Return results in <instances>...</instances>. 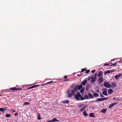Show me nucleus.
Here are the masks:
<instances>
[{
    "instance_id": "1",
    "label": "nucleus",
    "mask_w": 122,
    "mask_h": 122,
    "mask_svg": "<svg viewBox=\"0 0 122 122\" xmlns=\"http://www.w3.org/2000/svg\"><path fill=\"white\" fill-rule=\"evenodd\" d=\"M103 85L104 86L107 88H110L112 86L108 82H105Z\"/></svg>"
},
{
    "instance_id": "2",
    "label": "nucleus",
    "mask_w": 122,
    "mask_h": 122,
    "mask_svg": "<svg viewBox=\"0 0 122 122\" xmlns=\"http://www.w3.org/2000/svg\"><path fill=\"white\" fill-rule=\"evenodd\" d=\"M81 96V94L79 92H78L77 94H76L75 95V97L76 100L79 101V97H80Z\"/></svg>"
},
{
    "instance_id": "3",
    "label": "nucleus",
    "mask_w": 122,
    "mask_h": 122,
    "mask_svg": "<svg viewBox=\"0 0 122 122\" xmlns=\"http://www.w3.org/2000/svg\"><path fill=\"white\" fill-rule=\"evenodd\" d=\"M108 99V97L104 98H99L97 99L96 100V101L100 102L102 101H104Z\"/></svg>"
},
{
    "instance_id": "4",
    "label": "nucleus",
    "mask_w": 122,
    "mask_h": 122,
    "mask_svg": "<svg viewBox=\"0 0 122 122\" xmlns=\"http://www.w3.org/2000/svg\"><path fill=\"white\" fill-rule=\"evenodd\" d=\"M103 91L102 92V94L105 96H107L108 94L107 93V89L106 88H104L103 90Z\"/></svg>"
},
{
    "instance_id": "5",
    "label": "nucleus",
    "mask_w": 122,
    "mask_h": 122,
    "mask_svg": "<svg viewBox=\"0 0 122 122\" xmlns=\"http://www.w3.org/2000/svg\"><path fill=\"white\" fill-rule=\"evenodd\" d=\"M104 81V79L103 77H101L99 78L98 80V82L99 83H102L103 81Z\"/></svg>"
},
{
    "instance_id": "6",
    "label": "nucleus",
    "mask_w": 122,
    "mask_h": 122,
    "mask_svg": "<svg viewBox=\"0 0 122 122\" xmlns=\"http://www.w3.org/2000/svg\"><path fill=\"white\" fill-rule=\"evenodd\" d=\"M122 75V74L121 73L116 75L115 76V78L117 80H118L119 79V78L121 77Z\"/></svg>"
},
{
    "instance_id": "7",
    "label": "nucleus",
    "mask_w": 122,
    "mask_h": 122,
    "mask_svg": "<svg viewBox=\"0 0 122 122\" xmlns=\"http://www.w3.org/2000/svg\"><path fill=\"white\" fill-rule=\"evenodd\" d=\"M56 121H59V120H58L56 118H54L53 119H52L49 120L47 121L48 122H55Z\"/></svg>"
},
{
    "instance_id": "8",
    "label": "nucleus",
    "mask_w": 122,
    "mask_h": 122,
    "mask_svg": "<svg viewBox=\"0 0 122 122\" xmlns=\"http://www.w3.org/2000/svg\"><path fill=\"white\" fill-rule=\"evenodd\" d=\"M96 78V77H91V82L92 83H94L95 81Z\"/></svg>"
},
{
    "instance_id": "9",
    "label": "nucleus",
    "mask_w": 122,
    "mask_h": 122,
    "mask_svg": "<svg viewBox=\"0 0 122 122\" xmlns=\"http://www.w3.org/2000/svg\"><path fill=\"white\" fill-rule=\"evenodd\" d=\"M103 72L102 71H101L99 72L97 75V76L98 77H101L102 75Z\"/></svg>"
},
{
    "instance_id": "10",
    "label": "nucleus",
    "mask_w": 122,
    "mask_h": 122,
    "mask_svg": "<svg viewBox=\"0 0 122 122\" xmlns=\"http://www.w3.org/2000/svg\"><path fill=\"white\" fill-rule=\"evenodd\" d=\"M20 88L18 89L15 87H14L11 88H10L9 90L12 91H14L20 90Z\"/></svg>"
},
{
    "instance_id": "11",
    "label": "nucleus",
    "mask_w": 122,
    "mask_h": 122,
    "mask_svg": "<svg viewBox=\"0 0 122 122\" xmlns=\"http://www.w3.org/2000/svg\"><path fill=\"white\" fill-rule=\"evenodd\" d=\"M87 81V80H84L81 82V84L83 86H84L85 85Z\"/></svg>"
},
{
    "instance_id": "12",
    "label": "nucleus",
    "mask_w": 122,
    "mask_h": 122,
    "mask_svg": "<svg viewBox=\"0 0 122 122\" xmlns=\"http://www.w3.org/2000/svg\"><path fill=\"white\" fill-rule=\"evenodd\" d=\"M53 82H54V81H50L49 82H48L45 84H41V85H39V86H40V85H41V86H43V85H46V84H49L50 83H53Z\"/></svg>"
},
{
    "instance_id": "13",
    "label": "nucleus",
    "mask_w": 122,
    "mask_h": 122,
    "mask_svg": "<svg viewBox=\"0 0 122 122\" xmlns=\"http://www.w3.org/2000/svg\"><path fill=\"white\" fill-rule=\"evenodd\" d=\"M117 102H116L114 103H112L109 107V108H111L113 106H114L115 105H116L117 104Z\"/></svg>"
},
{
    "instance_id": "14",
    "label": "nucleus",
    "mask_w": 122,
    "mask_h": 122,
    "mask_svg": "<svg viewBox=\"0 0 122 122\" xmlns=\"http://www.w3.org/2000/svg\"><path fill=\"white\" fill-rule=\"evenodd\" d=\"M113 91L112 89H109L108 90V92L109 94H110L113 92Z\"/></svg>"
},
{
    "instance_id": "15",
    "label": "nucleus",
    "mask_w": 122,
    "mask_h": 122,
    "mask_svg": "<svg viewBox=\"0 0 122 122\" xmlns=\"http://www.w3.org/2000/svg\"><path fill=\"white\" fill-rule=\"evenodd\" d=\"M69 100H65L63 101H61V102L63 103H69Z\"/></svg>"
},
{
    "instance_id": "16",
    "label": "nucleus",
    "mask_w": 122,
    "mask_h": 122,
    "mask_svg": "<svg viewBox=\"0 0 122 122\" xmlns=\"http://www.w3.org/2000/svg\"><path fill=\"white\" fill-rule=\"evenodd\" d=\"M88 95L89 97L90 98H93L94 97L92 94L91 93H88Z\"/></svg>"
},
{
    "instance_id": "17",
    "label": "nucleus",
    "mask_w": 122,
    "mask_h": 122,
    "mask_svg": "<svg viewBox=\"0 0 122 122\" xmlns=\"http://www.w3.org/2000/svg\"><path fill=\"white\" fill-rule=\"evenodd\" d=\"M89 116L91 117H95V116L94 113H91L90 114Z\"/></svg>"
},
{
    "instance_id": "18",
    "label": "nucleus",
    "mask_w": 122,
    "mask_h": 122,
    "mask_svg": "<svg viewBox=\"0 0 122 122\" xmlns=\"http://www.w3.org/2000/svg\"><path fill=\"white\" fill-rule=\"evenodd\" d=\"M82 87V86L81 85H80L79 86H77L78 89V90H80L81 89Z\"/></svg>"
},
{
    "instance_id": "19",
    "label": "nucleus",
    "mask_w": 122,
    "mask_h": 122,
    "mask_svg": "<svg viewBox=\"0 0 122 122\" xmlns=\"http://www.w3.org/2000/svg\"><path fill=\"white\" fill-rule=\"evenodd\" d=\"M83 114L84 116H85L86 117L88 115V114L86 113V112L85 111H84L83 112Z\"/></svg>"
},
{
    "instance_id": "20",
    "label": "nucleus",
    "mask_w": 122,
    "mask_h": 122,
    "mask_svg": "<svg viewBox=\"0 0 122 122\" xmlns=\"http://www.w3.org/2000/svg\"><path fill=\"white\" fill-rule=\"evenodd\" d=\"M93 94L94 96L95 97H98L99 96V95L96 93H94Z\"/></svg>"
},
{
    "instance_id": "21",
    "label": "nucleus",
    "mask_w": 122,
    "mask_h": 122,
    "mask_svg": "<svg viewBox=\"0 0 122 122\" xmlns=\"http://www.w3.org/2000/svg\"><path fill=\"white\" fill-rule=\"evenodd\" d=\"M78 88L77 85L75 86L74 88V90L75 91L77 92V91Z\"/></svg>"
},
{
    "instance_id": "22",
    "label": "nucleus",
    "mask_w": 122,
    "mask_h": 122,
    "mask_svg": "<svg viewBox=\"0 0 122 122\" xmlns=\"http://www.w3.org/2000/svg\"><path fill=\"white\" fill-rule=\"evenodd\" d=\"M111 84L112 85V86L114 87H115L117 85V84L115 83L112 82Z\"/></svg>"
},
{
    "instance_id": "23",
    "label": "nucleus",
    "mask_w": 122,
    "mask_h": 122,
    "mask_svg": "<svg viewBox=\"0 0 122 122\" xmlns=\"http://www.w3.org/2000/svg\"><path fill=\"white\" fill-rule=\"evenodd\" d=\"M5 110H6L5 108H0V111L1 112H4Z\"/></svg>"
},
{
    "instance_id": "24",
    "label": "nucleus",
    "mask_w": 122,
    "mask_h": 122,
    "mask_svg": "<svg viewBox=\"0 0 122 122\" xmlns=\"http://www.w3.org/2000/svg\"><path fill=\"white\" fill-rule=\"evenodd\" d=\"M107 111L106 109H104L102 110V111L101 112H102L103 113H105Z\"/></svg>"
},
{
    "instance_id": "25",
    "label": "nucleus",
    "mask_w": 122,
    "mask_h": 122,
    "mask_svg": "<svg viewBox=\"0 0 122 122\" xmlns=\"http://www.w3.org/2000/svg\"><path fill=\"white\" fill-rule=\"evenodd\" d=\"M86 107L85 106H84V107H83L81 109L80 112H82L83 110L84 109L86 108Z\"/></svg>"
},
{
    "instance_id": "26",
    "label": "nucleus",
    "mask_w": 122,
    "mask_h": 122,
    "mask_svg": "<svg viewBox=\"0 0 122 122\" xmlns=\"http://www.w3.org/2000/svg\"><path fill=\"white\" fill-rule=\"evenodd\" d=\"M110 73V70H108V71H107L105 72L104 74V75H106L108 73Z\"/></svg>"
},
{
    "instance_id": "27",
    "label": "nucleus",
    "mask_w": 122,
    "mask_h": 122,
    "mask_svg": "<svg viewBox=\"0 0 122 122\" xmlns=\"http://www.w3.org/2000/svg\"><path fill=\"white\" fill-rule=\"evenodd\" d=\"M11 116V115L9 114H7L5 115V117H10Z\"/></svg>"
},
{
    "instance_id": "28",
    "label": "nucleus",
    "mask_w": 122,
    "mask_h": 122,
    "mask_svg": "<svg viewBox=\"0 0 122 122\" xmlns=\"http://www.w3.org/2000/svg\"><path fill=\"white\" fill-rule=\"evenodd\" d=\"M85 90V88H83L81 89L80 91V92L81 93H82Z\"/></svg>"
},
{
    "instance_id": "29",
    "label": "nucleus",
    "mask_w": 122,
    "mask_h": 122,
    "mask_svg": "<svg viewBox=\"0 0 122 122\" xmlns=\"http://www.w3.org/2000/svg\"><path fill=\"white\" fill-rule=\"evenodd\" d=\"M84 98L85 99H87L88 98V97L87 95H84Z\"/></svg>"
},
{
    "instance_id": "30",
    "label": "nucleus",
    "mask_w": 122,
    "mask_h": 122,
    "mask_svg": "<svg viewBox=\"0 0 122 122\" xmlns=\"http://www.w3.org/2000/svg\"><path fill=\"white\" fill-rule=\"evenodd\" d=\"M74 91H75L74 90H72L71 91V94H72V95H73V96H74L75 94Z\"/></svg>"
},
{
    "instance_id": "31",
    "label": "nucleus",
    "mask_w": 122,
    "mask_h": 122,
    "mask_svg": "<svg viewBox=\"0 0 122 122\" xmlns=\"http://www.w3.org/2000/svg\"><path fill=\"white\" fill-rule=\"evenodd\" d=\"M72 94L71 93H69L68 94V97H71L72 96Z\"/></svg>"
},
{
    "instance_id": "32",
    "label": "nucleus",
    "mask_w": 122,
    "mask_h": 122,
    "mask_svg": "<svg viewBox=\"0 0 122 122\" xmlns=\"http://www.w3.org/2000/svg\"><path fill=\"white\" fill-rule=\"evenodd\" d=\"M30 104V103L29 102H25L24 103L23 105H29Z\"/></svg>"
},
{
    "instance_id": "33",
    "label": "nucleus",
    "mask_w": 122,
    "mask_h": 122,
    "mask_svg": "<svg viewBox=\"0 0 122 122\" xmlns=\"http://www.w3.org/2000/svg\"><path fill=\"white\" fill-rule=\"evenodd\" d=\"M86 69L85 68H84L81 69V71L80 72V73H82L83 72L85 71Z\"/></svg>"
},
{
    "instance_id": "34",
    "label": "nucleus",
    "mask_w": 122,
    "mask_h": 122,
    "mask_svg": "<svg viewBox=\"0 0 122 122\" xmlns=\"http://www.w3.org/2000/svg\"><path fill=\"white\" fill-rule=\"evenodd\" d=\"M39 86V85H36L32 86V88H35L36 87L38 86Z\"/></svg>"
},
{
    "instance_id": "35",
    "label": "nucleus",
    "mask_w": 122,
    "mask_h": 122,
    "mask_svg": "<svg viewBox=\"0 0 122 122\" xmlns=\"http://www.w3.org/2000/svg\"><path fill=\"white\" fill-rule=\"evenodd\" d=\"M117 62H116L115 63H113V64H112L111 65H110V66H115L117 64Z\"/></svg>"
},
{
    "instance_id": "36",
    "label": "nucleus",
    "mask_w": 122,
    "mask_h": 122,
    "mask_svg": "<svg viewBox=\"0 0 122 122\" xmlns=\"http://www.w3.org/2000/svg\"><path fill=\"white\" fill-rule=\"evenodd\" d=\"M110 70V73L114 72V71H116V70Z\"/></svg>"
},
{
    "instance_id": "37",
    "label": "nucleus",
    "mask_w": 122,
    "mask_h": 122,
    "mask_svg": "<svg viewBox=\"0 0 122 122\" xmlns=\"http://www.w3.org/2000/svg\"><path fill=\"white\" fill-rule=\"evenodd\" d=\"M80 97V99L81 100H83L85 99V98H84L82 96L81 97V96Z\"/></svg>"
},
{
    "instance_id": "38",
    "label": "nucleus",
    "mask_w": 122,
    "mask_h": 122,
    "mask_svg": "<svg viewBox=\"0 0 122 122\" xmlns=\"http://www.w3.org/2000/svg\"><path fill=\"white\" fill-rule=\"evenodd\" d=\"M39 116L37 118V119L40 120L41 119V117H40V115L39 114Z\"/></svg>"
},
{
    "instance_id": "39",
    "label": "nucleus",
    "mask_w": 122,
    "mask_h": 122,
    "mask_svg": "<svg viewBox=\"0 0 122 122\" xmlns=\"http://www.w3.org/2000/svg\"><path fill=\"white\" fill-rule=\"evenodd\" d=\"M100 95L101 97H104V96L101 93L100 94Z\"/></svg>"
},
{
    "instance_id": "40",
    "label": "nucleus",
    "mask_w": 122,
    "mask_h": 122,
    "mask_svg": "<svg viewBox=\"0 0 122 122\" xmlns=\"http://www.w3.org/2000/svg\"><path fill=\"white\" fill-rule=\"evenodd\" d=\"M90 70H87L86 71V73H88L90 72Z\"/></svg>"
},
{
    "instance_id": "41",
    "label": "nucleus",
    "mask_w": 122,
    "mask_h": 122,
    "mask_svg": "<svg viewBox=\"0 0 122 122\" xmlns=\"http://www.w3.org/2000/svg\"><path fill=\"white\" fill-rule=\"evenodd\" d=\"M95 70H93L91 71V72L93 73L95 72Z\"/></svg>"
},
{
    "instance_id": "42",
    "label": "nucleus",
    "mask_w": 122,
    "mask_h": 122,
    "mask_svg": "<svg viewBox=\"0 0 122 122\" xmlns=\"http://www.w3.org/2000/svg\"><path fill=\"white\" fill-rule=\"evenodd\" d=\"M109 65H110V64H105L104 65V66H107V65L109 66Z\"/></svg>"
},
{
    "instance_id": "43",
    "label": "nucleus",
    "mask_w": 122,
    "mask_h": 122,
    "mask_svg": "<svg viewBox=\"0 0 122 122\" xmlns=\"http://www.w3.org/2000/svg\"><path fill=\"white\" fill-rule=\"evenodd\" d=\"M18 113H16L14 114L15 116H18Z\"/></svg>"
},
{
    "instance_id": "44",
    "label": "nucleus",
    "mask_w": 122,
    "mask_h": 122,
    "mask_svg": "<svg viewBox=\"0 0 122 122\" xmlns=\"http://www.w3.org/2000/svg\"><path fill=\"white\" fill-rule=\"evenodd\" d=\"M67 76H64V78L65 79V78H67Z\"/></svg>"
},
{
    "instance_id": "45",
    "label": "nucleus",
    "mask_w": 122,
    "mask_h": 122,
    "mask_svg": "<svg viewBox=\"0 0 122 122\" xmlns=\"http://www.w3.org/2000/svg\"><path fill=\"white\" fill-rule=\"evenodd\" d=\"M94 75H95V77H97V73H95V74H94Z\"/></svg>"
},
{
    "instance_id": "46",
    "label": "nucleus",
    "mask_w": 122,
    "mask_h": 122,
    "mask_svg": "<svg viewBox=\"0 0 122 122\" xmlns=\"http://www.w3.org/2000/svg\"><path fill=\"white\" fill-rule=\"evenodd\" d=\"M32 87H28L27 88V89H32Z\"/></svg>"
},
{
    "instance_id": "47",
    "label": "nucleus",
    "mask_w": 122,
    "mask_h": 122,
    "mask_svg": "<svg viewBox=\"0 0 122 122\" xmlns=\"http://www.w3.org/2000/svg\"><path fill=\"white\" fill-rule=\"evenodd\" d=\"M97 92H98V93H100V91H99V90H97Z\"/></svg>"
},
{
    "instance_id": "48",
    "label": "nucleus",
    "mask_w": 122,
    "mask_h": 122,
    "mask_svg": "<svg viewBox=\"0 0 122 122\" xmlns=\"http://www.w3.org/2000/svg\"><path fill=\"white\" fill-rule=\"evenodd\" d=\"M69 81V80L67 79V80H65L64 81Z\"/></svg>"
},
{
    "instance_id": "49",
    "label": "nucleus",
    "mask_w": 122,
    "mask_h": 122,
    "mask_svg": "<svg viewBox=\"0 0 122 122\" xmlns=\"http://www.w3.org/2000/svg\"><path fill=\"white\" fill-rule=\"evenodd\" d=\"M12 111L13 112H15V110H12Z\"/></svg>"
},
{
    "instance_id": "50",
    "label": "nucleus",
    "mask_w": 122,
    "mask_h": 122,
    "mask_svg": "<svg viewBox=\"0 0 122 122\" xmlns=\"http://www.w3.org/2000/svg\"><path fill=\"white\" fill-rule=\"evenodd\" d=\"M90 77H89L88 79V80H89L90 79Z\"/></svg>"
},
{
    "instance_id": "51",
    "label": "nucleus",
    "mask_w": 122,
    "mask_h": 122,
    "mask_svg": "<svg viewBox=\"0 0 122 122\" xmlns=\"http://www.w3.org/2000/svg\"><path fill=\"white\" fill-rule=\"evenodd\" d=\"M88 89H87V87H86V90H87Z\"/></svg>"
},
{
    "instance_id": "52",
    "label": "nucleus",
    "mask_w": 122,
    "mask_h": 122,
    "mask_svg": "<svg viewBox=\"0 0 122 122\" xmlns=\"http://www.w3.org/2000/svg\"><path fill=\"white\" fill-rule=\"evenodd\" d=\"M114 61V60L113 59V60H111V61Z\"/></svg>"
},
{
    "instance_id": "53",
    "label": "nucleus",
    "mask_w": 122,
    "mask_h": 122,
    "mask_svg": "<svg viewBox=\"0 0 122 122\" xmlns=\"http://www.w3.org/2000/svg\"><path fill=\"white\" fill-rule=\"evenodd\" d=\"M8 91V92H10V91Z\"/></svg>"
},
{
    "instance_id": "54",
    "label": "nucleus",
    "mask_w": 122,
    "mask_h": 122,
    "mask_svg": "<svg viewBox=\"0 0 122 122\" xmlns=\"http://www.w3.org/2000/svg\"><path fill=\"white\" fill-rule=\"evenodd\" d=\"M115 99V97H114V98H113V99Z\"/></svg>"
},
{
    "instance_id": "55",
    "label": "nucleus",
    "mask_w": 122,
    "mask_h": 122,
    "mask_svg": "<svg viewBox=\"0 0 122 122\" xmlns=\"http://www.w3.org/2000/svg\"><path fill=\"white\" fill-rule=\"evenodd\" d=\"M116 100H119V99H117Z\"/></svg>"
},
{
    "instance_id": "56",
    "label": "nucleus",
    "mask_w": 122,
    "mask_h": 122,
    "mask_svg": "<svg viewBox=\"0 0 122 122\" xmlns=\"http://www.w3.org/2000/svg\"><path fill=\"white\" fill-rule=\"evenodd\" d=\"M81 105H80L79 106V107H80Z\"/></svg>"
},
{
    "instance_id": "57",
    "label": "nucleus",
    "mask_w": 122,
    "mask_h": 122,
    "mask_svg": "<svg viewBox=\"0 0 122 122\" xmlns=\"http://www.w3.org/2000/svg\"><path fill=\"white\" fill-rule=\"evenodd\" d=\"M1 113L0 112V115H1Z\"/></svg>"
},
{
    "instance_id": "58",
    "label": "nucleus",
    "mask_w": 122,
    "mask_h": 122,
    "mask_svg": "<svg viewBox=\"0 0 122 122\" xmlns=\"http://www.w3.org/2000/svg\"><path fill=\"white\" fill-rule=\"evenodd\" d=\"M78 76H80V75H78Z\"/></svg>"
},
{
    "instance_id": "59",
    "label": "nucleus",
    "mask_w": 122,
    "mask_h": 122,
    "mask_svg": "<svg viewBox=\"0 0 122 122\" xmlns=\"http://www.w3.org/2000/svg\"><path fill=\"white\" fill-rule=\"evenodd\" d=\"M1 96V95H0V96Z\"/></svg>"
},
{
    "instance_id": "60",
    "label": "nucleus",
    "mask_w": 122,
    "mask_h": 122,
    "mask_svg": "<svg viewBox=\"0 0 122 122\" xmlns=\"http://www.w3.org/2000/svg\"><path fill=\"white\" fill-rule=\"evenodd\" d=\"M31 85H30L29 86H30Z\"/></svg>"
}]
</instances>
